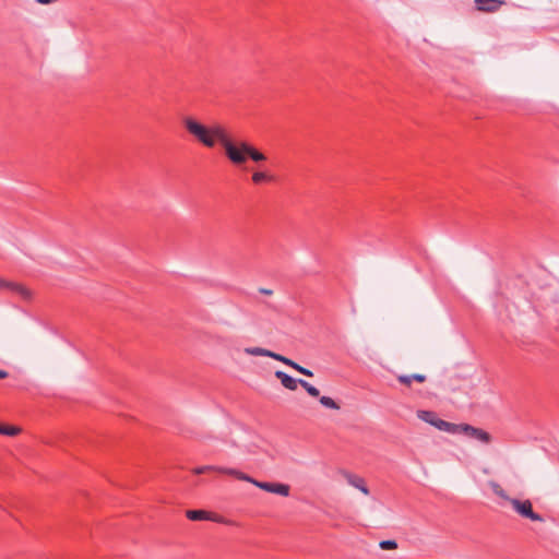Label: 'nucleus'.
Masks as SVG:
<instances>
[{
	"instance_id": "1",
	"label": "nucleus",
	"mask_w": 559,
	"mask_h": 559,
	"mask_svg": "<svg viewBox=\"0 0 559 559\" xmlns=\"http://www.w3.org/2000/svg\"><path fill=\"white\" fill-rule=\"evenodd\" d=\"M182 123L187 132L203 146L213 148L219 143L224 151H226L230 136L222 124L214 123L212 126H205L190 116L185 117Z\"/></svg>"
},
{
	"instance_id": "2",
	"label": "nucleus",
	"mask_w": 559,
	"mask_h": 559,
	"mask_svg": "<svg viewBox=\"0 0 559 559\" xmlns=\"http://www.w3.org/2000/svg\"><path fill=\"white\" fill-rule=\"evenodd\" d=\"M487 484L492 490V492L503 501L508 502L520 516L528 519L533 522H544L543 516L533 510V504L531 500H520L510 497L507 493V491L502 488V486L496 480H489Z\"/></svg>"
},
{
	"instance_id": "3",
	"label": "nucleus",
	"mask_w": 559,
	"mask_h": 559,
	"mask_svg": "<svg viewBox=\"0 0 559 559\" xmlns=\"http://www.w3.org/2000/svg\"><path fill=\"white\" fill-rule=\"evenodd\" d=\"M226 157L234 165L240 166L251 158L253 162L260 163L266 159V156L246 141H229L225 151Z\"/></svg>"
},
{
	"instance_id": "4",
	"label": "nucleus",
	"mask_w": 559,
	"mask_h": 559,
	"mask_svg": "<svg viewBox=\"0 0 559 559\" xmlns=\"http://www.w3.org/2000/svg\"><path fill=\"white\" fill-rule=\"evenodd\" d=\"M245 354L249 355V356H263V357H270L272 359H275L277 361H281L289 367H292L293 369H295L296 371L300 372L301 374H305L307 377H312L313 373L311 370L307 369V368H304L302 366L298 365L297 362H295L294 360L281 355V354H277L275 352H272L270 349H266V348H263V347H259V346H253V347H246L243 349Z\"/></svg>"
},
{
	"instance_id": "5",
	"label": "nucleus",
	"mask_w": 559,
	"mask_h": 559,
	"mask_svg": "<svg viewBox=\"0 0 559 559\" xmlns=\"http://www.w3.org/2000/svg\"><path fill=\"white\" fill-rule=\"evenodd\" d=\"M227 472L229 475L235 476L236 478H238L240 480L248 481L267 492L276 493V495H280L283 497H287L289 495L290 487L286 484L259 481L240 471H227Z\"/></svg>"
},
{
	"instance_id": "6",
	"label": "nucleus",
	"mask_w": 559,
	"mask_h": 559,
	"mask_svg": "<svg viewBox=\"0 0 559 559\" xmlns=\"http://www.w3.org/2000/svg\"><path fill=\"white\" fill-rule=\"evenodd\" d=\"M451 433H463L484 444H489L492 441V437L489 432L468 424H453Z\"/></svg>"
},
{
	"instance_id": "7",
	"label": "nucleus",
	"mask_w": 559,
	"mask_h": 559,
	"mask_svg": "<svg viewBox=\"0 0 559 559\" xmlns=\"http://www.w3.org/2000/svg\"><path fill=\"white\" fill-rule=\"evenodd\" d=\"M417 417L419 419H421L423 421L436 427L437 429H439L441 431H447V432L451 433L453 424L438 418L436 413H433V412L418 411Z\"/></svg>"
},
{
	"instance_id": "8",
	"label": "nucleus",
	"mask_w": 559,
	"mask_h": 559,
	"mask_svg": "<svg viewBox=\"0 0 559 559\" xmlns=\"http://www.w3.org/2000/svg\"><path fill=\"white\" fill-rule=\"evenodd\" d=\"M474 2L478 11L486 13L497 12L502 5L506 4L504 0H474Z\"/></svg>"
},
{
	"instance_id": "9",
	"label": "nucleus",
	"mask_w": 559,
	"mask_h": 559,
	"mask_svg": "<svg viewBox=\"0 0 559 559\" xmlns=\"http://www.w3.org/2000/svg\"><path fill=\"white\" fill-rule=\"evenodd\" d=\"M275 377L281 381L282 385L290 391H295L299 384V379H294L284 371H275Z\"/></svg>"
},
{
	"instance_id": "10",
	"label": "nucleus",
	"mask_w": 559,
	"mask_h": 559,
	"mask_svg": "<svg viewBox=\"0 0 559 559\" xmlns=\"http://www.w3.org/2000/svg\"><path fill=\"white\" fill-rule=\"evenodd\" d=\"M5 289L16 293L25 300H31L33 298V292L28 287H26L20 283L8 281V285H7Z\"/></svg>"
},
{
	"instance_id": "11",
	"label": "nucleus",
	"mask_w": 559,
	"mask_h": 559,
	"mask_svg": "<svg viewBox=\"0 0 559 559\" xmlns=\"http://www.w3.org/2000/svg\"><path fill=\"white\" fill-rule=\"evenodd\" d=\"M345 479L348 483V485L357 488L364 495H366V496L369 495V489L366 486V483H365V480L361 477H359L357 475H354V474H350V473H346L345 474Z\"/></svg>"
},
{
	"instance_id": "12",
	"label": "nucleus",
	"mask_w": 559,
	"mask_h": 559,
	"mask_svg": "<svg viewBox=\"0 0 559 559\" xmlns=\"http://www.w3.org/2000/svg\"><path fill=\"white\" fill-rule=\"evenodd\" d=\"M227 471H236V469L235 468L218 467V466H214V465H204V466L195 467L193 469V473L194 474H203L205 472H218V473H223V474L229 475Z\"/></svg>"
},
{
	"instance_id": "13",
	"label": "nucleus",
	"mask_w": 559,
	"mask_h": 559,
	"mask_svg": "<svg viewBox=\"0 0 559 559\" xmlns=\"http://www.w3.org/2000/svg\"><path fill=\"white\" fill-rule=\"evenodd\" d=\"M187 518L192 521L209 520L210 514L203 510H189L186 513Z\"/></svg>"
},
{
	"instance_id": "14",
	"label": "nucleus",
	"mask_w": 559,
	"mask_h": 559,
	"mask_svg": "<svg viewBox=\"0 0 559 559\" xmlns=\"http://www.w3.org/2000/svg\"><path fill=\"white\" fill-rule=\"evenodd\" d=\"M299 384L308 392L309 395H311L313 397L319 396V394H320L319 390L316 386H313L312 384H310L309 382H307L302 379H299Z\"/></svg>"
},
{
	"instance_id": "15",
	"label": "nucleus",
	"mask_w": 559,
	"mask_h": 559,
	"mask_svg": "<svg viewBox=\"0 0 559 559\" xmlns=\"http://www.w3.org/2000/svg\"><path fill=\"white\" fill-rule=\"evenodd\" d=\"M252 181L257 185L259 183H262L264 181H271L272 180V177L266 175L265 173H262V171H255L252 174V177H251Z\"/></svg>"
},
{
	"instance_id": "16",
	"label": "nucleus",
	"mask_w": 559,
	"mask_h": 559,
	"mask_svg": "<svg viewBox=\"0 0 559 559\" xmlns=\"http://www.w3.org/2000/svg\"><path fill=\"white\" fill-rule=\"evenodd\" d=\"M21 432V428L16 426H2L0 425V433L5 436H16Z\"/></svg>"
},
{
	"instance_id": "17",
	"label": "nucleus",
	"mask_w": 559,
	"mask_h": 559,
	"mask_svg": "<svg viewBox=\"0 0 559 559\" xmlns=\"http://www.w3.org/2000/svg\"><path fill=\"white\" fill-rule=\"evenodd\" d=\"M320 403L326 408L336 409V411L340 409V405L332 397L322 396V397H320Z\"/></svg>"
},
{
	"instance_id": "18",
	"label": "nucleus",
	"mask_w": 559,
	"mask_h": 559,
	"mask_svg": "<svg viewBox=\"0 0 559 559\" xmlns=\"http://www.w3.org/2000/svg\"><path fill=\"white\" fill-rule=\"evenodd\" d=\"M379 547L383 550H395L397 548V543L395 540H381L379 543Z\"/></svg>"
},
{
	"instance_id": "19",
	"label": "nucleus",
	"mask_w": 559,
	"mask_h": 559,
	"mask_svg": "<svg viewBox=\"0 0 559 559\" xmlns=\"http://www.w3.org/2000/svg\"><path fill=\"white\" fill-rule=\"evenodd\" d=\"M397 380L405 384V385H411L412 384V380H413V374L412 376H399L397 377Z\"/></svg>"
},
{
	"instance_id": "20",
	"label": "nucleus",
	"mask_w": 559,
	"mask_h": 559,
	"mask_svg": "<svg viewBox=\"0 0 559 559\" xmlns=\"http://www.w3.org/2000/svg\"><path fill=\"white\" fill-rule=\"evenodd\" d=\"M258 292H259L260 294H263V295H266V296H272V295H273V290H272V289H270V288L260 287V288L258 289Z\"/></svg>"
},
{
	"instance_id": "21",
	"label": "nucleus",
	"mask_w": 559,
	"mask_h": 559,
	"mask_svg": "<svg viewBox=\"0 0 559 559\" xmlns=\"http://www.w3.org/2000/svg\"><path fill=\"white\" fill-rule=\"evenodd\" d=\"M413 380H415L417 382H424L426 380V376L420 374V373H415V374H413Z\"/></svg>"
},
{
	"instance_id": "22",
	"label": "nucleus",
	"mask_w": 559,
	"mask_h": 559,
	"mask_svg": "<svg viewBox=\"0 0 559 559\" xmlns=\"http://www.w3.org/2000/svg\"><path fill=\"white\" fill-rule=\"evenodd\" d=\"M8 281L0 277V289H5Z\"/></svg>"
},
{
	"instance_id": "23",
	"label": "nucleus",
	"mask_w": 559,
	"mask_h": 559,
	"mask_svg": "<svg viewBox=\"0 0 559 559\" xmlns=\"http://www.w3.org/2000/svg\"><path fill=\"white\" fill-rule=\"evenodd\" d=\"M36 1L40 4H49V3L56 2L57 0H36Z\"/></svg>"
},
{
	"instance_id": "24",
	"label": "nucleus",
	"mask_w": 559,
	"mask_h": 559,
	"mask_svg": "<svg viewBox=\"0 0 559 559\" xmlns=\"http://www.w3.org/2000/svg\"><path fill=\"white\" fill-rule=\"evenodd\" d=\"M8 377V372L0 369V379H4Z\"/></svg>"
},
{
	"instance_id": "25",
	"label": "nucleus",
	"mask_w": 559,
	"mask_h": 559,
	"mask_svg": "<svg viewBox=\"0 0 559 559\" xmlns=\"http://www.w3.org/2000/svg\"><path fill=\"white\" fill-rule=\"evenodd\" d=\"M483 472H484L485 474H488V473H489V469H488V468H484V469H483Z\"/></svg>"
}]
</instances>
